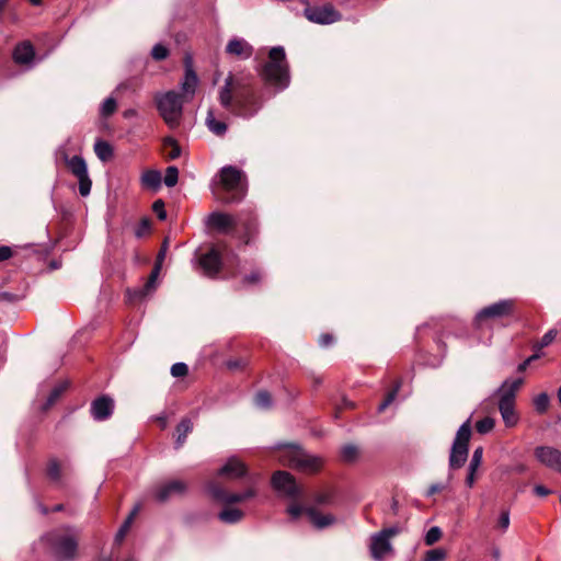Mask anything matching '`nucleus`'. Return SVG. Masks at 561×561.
<instances>
[{"label": "nucleus", "mask_w": 561, "mask_h": 561, "mask_svg": "<svg viewBox=\"0 0 561 561\" xmlns=\"http://www.w3.org/2000/svg\"><path fill=\"white\" fill-rule=\"evenodd\" d=\"M158 420L160 421L162 428H164L167 426V419L164 416H160Z\"/></svg>", "instance_id": "obj_60"}, {"label": "nucleus", "mask_w": 561, "mask_h": 561, "mask_svg": "<svg viewBox=\"0 0 561 561\" xmlns=\"http://www.w3.org/2000/svg\"><path fill=\"white\" fill-rule=\"evenodd\" d=\"M135 114H136V112H135L134 110H128V111H126V112L124 113V116H125V117H129V116H133V115H135Z\"/></svg>", "instance_id": "obj_61"}, {"label": "nucleus", "mask_w": 561, "mask_h": 561, "mask_svg": "<svg viewBox=\"0 0 561 561\" xmlns=\"http://www.w3.org/2000/svg\"><path fill=\"white\" fill-rule=\"evenodd\" d=\"M116 100L114 98H107L104 100L101 106V115L106 117L112 115L116 111Z\"/></svg>", "instance_id": "obj_38"}, {"label": "nucleus", "mask_w": 561, "mask_h": 561, "mask_svg": "<svg viewBox=\"0 0 561 561\" xmlns=\"http://www.w3.org/2000/svg\"><path fill=\"white\" fill-rule=\"evenodd\" d=\"M307 514L311 520V523L314 525V527L319 529H323L325 527H329L335 523V518L331 514H320L314 508L307 510Z\"/></svg>", "instance_id": "obj_25"}, {"label": "nucleus", "mask_w": 561, "mask_h": 561, "mask_svg": "<svg viewBox=\"0 0 561 561\" xmlns=\"http://www.w3.org/2000/svg\"><path fill=\"white\" fill-rule=\"evenodd\" d=\"M530 364V359H526L524 363L519 364L518 370L523 371L526 369V367Z\"/></svg>", "instance_id": "obj_58"}, {"label": "nucleus", "mask_w": 561, "mask_h": 561, "mask_svg": "<svg viewBox=\"0 0 561 561\" xmlns=\"http://www.w3.org/2000/svg\"><path fill=\"white\" fill-rule=\"evenodd\" d=\"M198 84V78L192 66L190 65V58H186L185 65V75L183 81L181 83L182 95L186 100L187 98H192L196 91Z\"/></svg>", "instance_id": "obj_22"}, {"label": "nucleus", "mask_w": 561, "mask_h": 561, "mask_svg": "<svg viewBox=\"0 0 561 561\" xmlns=\"http://www.w3.org/2000/svg\"><path fill=\"white\" fill-rule=\"evenodd\" d=\"M160 116L170 128L179 126L183 113L184 96L175 91L158 93L154 96Z\"/></svg>", "instance_id": "obj_4"}, {"label": "nucleus", "mask_w": 561, "mask_h": 561, "mask_svg": "<svg viewBox=\"0 0 561 561\" xmlns=\"http://www.w3.org/2000/svg\"><path fill=\"white\" fill-rule=\"evenodd\" d=\"M447 488V484H444V483H433L427 492H426V496H432L438 492H442L443 490H445Z\"/></svg>", "instance_id": "obj_53"}, {"label": "nucleus", "mask_w": 561, "mask_h": 561, "mask_svg": "<svg viewBox=\"0 0 561 561\" xmlns=\"http://www.w3.org/2000/svg\"><path fill=\"white\" fill-rule=\"evenodd\" d=\"M188 373V367L185 363H175L171 367V375L173 377H184Z\"/></svg>", "instance_id": "obj_44"}, {"label": "nucleus", "mask_w": 561, "mask_h": 561, "mask_svg": "<svg viewBox=\"0 0 561 561\" xmlns=\"http://www.w3.org/2000/svg\"><path fill=\"white\" fill-rule=\"evenodd\" d=\"M260 76L262 80L273 87L276 92L288 88L290 73L284 47L275 46L270 50L268 60L263 66Z\"/></svg>", "instance_id": "obj_2"}, {"label": "nucleus", "mask_w": 561, "mask_h": 561, "mask_svg": "<svg viewBox=\"0 0 561 561\" xmlns=\"http://www.w3.org/2000/svg\"><path fill=\"white\" fill-rule=\"evenodd\" d=\"M199 265L205 275L209 277L216 276L221 267L220 254L213 248L199 257Z\"/></svg>", "instance_id": "obj_18"}, {"label": "nucleus", "mask_w": 561, "mask_h": 561, "mask_svg": "<svg viewBox=\"0 0 561 561\" xmlns=\"http://www.w3.org/2000/svg\"><path fill=\"white\" fill-rule=\"evenodd\" d=\"M68 382H61L53 388L50 391L45 404L42 407L43 411H47L50 407L55 404V402L60 398L64 391L67 389Z\"/></svg>", "instance_id": "obj_31"}, {"label": "nucleus", "mask_w": 561, "mask_h": 561, "mask_svg": "<svg viewBox=\"0 0 561 561\" xmlns=\"http://www.w3.org/2000/svg\"><path fill=\"white\" fill-rule=\"evenodd\" d=\"M94 152L96 157L103 162L108 161L113 157L112 146L107 141L101 139L95 141Z\"/></svg>", "instance_id": "obj_29"}, {"label": "nucleus", "mask_w": 561, "mask_h": 561, "mask_svg": "<svg viewBox=\"0 0 561 561\" xmlns=\"http://www.w3.org/2000/svg\"><path fill=\"white\" fill-rule=\"evenodd\" d=\"M218 101L224 110L234 116L252 118L263 106L251 81L229 73L218 91Z\"/></svg>", "instance_id": "obj_1"}, {"label": "nucleus", "mask_w": 561, "mask_h": 561, "mask_svg": "<svg viewBox=\"0 0 561 561\" xmlns=\"http://www.w3.org/2000/svg\"><path fill=\"white\" fill-rule=\"evenodd\" d=\"M499 527L503 530V531H506L507 528L510 527V512L508 511H503L499 517Z\"/></svg>", "instance_id": "obj_48"}, {"label": "nucleus", "mask_w": 561, "mask_h": 561, "mask_svg": "<svg viewBox=\"0 0 561 561\" xmlns=\"http://www.w3.org/2000/svg\"><path fill=\"white\" fill-rule=\"evenodd\" d=\"M12 256V250L10 247L1 245L0 247V262L5 261Z\"/></svg>", "instance_id": "obj_55"}, {"label": "nucleus", "mask_w": 561, "mask_h": 561, "mask_svg": "<svg viewBox=\"0 0 561 561\" xmlns=\"http://www.w3.org/2000/svg\"><path fill=\"white\" fill-rule=\"evenodd\" d=\"M239 366L238 362L230 360L228 362V367L234 369Z\"/></svg>", "instance_id": "obj_59"}, {"label": "nucleus", "mask_w": 561, "mask_h": 561, "mask_svg": "<svg viewBox=\"0 0 561 561\" xmlns=\"http://www.w3.org/2000/svg\"><path fill=\"white\" fill-rule=\"evenodd\" d=\"M47 474L55 482L60 480V466L57 460L51 459L48 462Z\"/></svg>", "instance_id": "obj_40"}, {"label": "nucleus", "mask_w": 561, "mask_h": 561, "mask_svg": "<svg viewBox=\"0 0 561 561\" xmlns=\"http://www.w3.org/2000/svg\"><path fill=\"white\" fill-rule=\"evenodd\" d=\"M152 209L157 214V217L160 220H164L167 218V211L164 209V204L161 199H158L153 203Z\"/></svg>", "instance_id": "obj_47"}, {"label": "nucleus", "mask_w": 561, "mask_h": 561, "mask_svg": "<svg viewBox=\"0 0 561 561\" xmlns=\"http://www.w3.org/2000/svg\"><path fill=\"white\" fill-rule=\"evenodd\" d=\"M51 553L59 561H67L75 558L78 549L77 537L65 530H53L42 537Z\"/></svg>", "instance_id": "obj_6"}, {"label": "nucleus", "mask_w": 561, "mask_h": 561, "mask_svg": "<svg viewBox=\"0 0 561 561\" xmlns=\"http://www.w3.org/2000/svg\"><path fill=\"white\" fill-rule=\"evenodd\" d=\"M399 386H397L393 390H391L386 399L379 404L378 411L382 412L385 411L396 399L397 392H398Z\"/></svg>", "instance_id": "obj_45"}, {"label": "nucleus", "mask_w": 561, "mask_h": 561, "mask_svg": "<svg viewBox=\"0 0 561 561\" xmlns=\"http://www.w3.org/2000/svg\"><path fill=\"white\" fill-rule=\"evenodd\" d=\"M515 310V300L502 299L479 310L474 317V324L482 328L491 320L508 318Z\"/></svg>", "instance_id": "obj_9"}, {"label": "nucleus", "mask_w": 561, "mask_h": 561, "mask_svg": "<svg viewBox=\"0 0 561 561\" xmlns=\"http://www.w3.org/2000/svg\"><path fill=\"white\" fill-rule=\"evenodd\" d=\"M161 271L160 262H156L154 267L152 268L150 276L147 283L144 285L141 289L135 293V295L139 298H144L154 291L157 287V279Z\"/></svg>", "instance_id": "obj_24"}, {"label": "nucleus", "mask_w": 561, "mask_h": 561, "mask_svg": "<svg viewBox=\"0 0 561 561\" xmlns=\"http://www.w3.org/2000/svg\"><path fill=\"white\" fill-rule=\"evenodd\" d=\"M446 551L443 548L431 549L426 551L423 561H444Z\"/></svg>", "instance_id": "obj_37"}, {"label": "nucleus", "mask_w": 561, "mask_h": 561, "mask_svg": "<svg viewBox=\"0 0 561 561\" xmlns=\"http://www.w3.org/2000/svg\"><path fill=\"white\" fill-rule=\"evenodd\" d=\"M442 537V530L439 527H431L425 535V543L432 546L437 542Z\"/></svg>", "instance_id": "obj_39"}, {"label": "nucleus", "mask_w": 561, "mask_h": 561, "mask_svg": "<svg viewBox=\"0 0 561 561\" xmlns=\"http://www.w3.org/2000/svg\"><path fill=\"white\" fill-rule=\"evenodd\" d=\"M284 466H288L304 473H316L323 466V459L319 456L307 453L305 449L289 445L285 446L279 455Z\"/></svg>", "instance_id": "obj_3"}, {"label": "nucleus", "mask_w": 561, "mask_h": 561, "mask_svg": "<svg viewBox=\"0 0 561 561\" xmlns=\"http://www.w3.org/2000/svg\"><path fill=\"white\" fill-rule=\"evenodd\" d=\"M148 228H149L148 221L147 220H142V222H141V230H145V229H148Z\"/></svg>", "instance_id": "obj_63"}, {"label": "nucleus", "mask_w": 561, "mask_h": 561, "mask_svg": "<svg viewBox=\"0 0 561 561\" xmlns=\"http://www.w3.org/2000/svg\"><path fill=\"white\" fill-rule=\"evenodd\" d=\"M164 256H165V245L160 250L158 257H157V262H160V265H162Z\"/></svg>", "instance_id": "obj_57"}, {"label": "nucleus", "mask_w": 561, "mask_h": 561, "mask_svg": "<svg viewBox=\"0 0 561 561\" xmlns=\"http://www.w3.org/2000/svg\"><path fill=\"white\" fill-rule=\"evenodd\" d=\"M304 511V507L297 503H294L291 505L288 506L287 508V512L288 514L295 519L297 517L300 516V514L302 513Z\"/></svg>", "instance_id": "obj_51"}, {"label": "nucleus", "mask_w": 561, "mask_h": 561, "mask_svg": "<svg viewBox=\"0 0 561 561\" xmlns=\"http://www.w3.org/2000/svg\"><path fill=\"white\" fill-rule=\"evenodd\" d=\"M317 502H318V503H325V502H327V496H324V495H320V496L317 499Z\"/></svg>", "instance_id": "obj_62"}, {"label": "nucleus", "mask_w": 561, "mask_h": 561, "mask_svg": "<svg viewBox=\"0 0 561 561\" xmlns=\"http://www.w3.org/2000/svg\"><path fill=\"white\" fill-rule=\"evenodd\" d=\"M33 58L34 49L33 46L27 42L16 45L13 50V59L16 64L26 65L31 62Z\"/></svg>", "instance_id": "obj_23"}, {"label": "nucleus", "mask_w": 561, "mask_h": 561, "mask_svg": "<svg viewBox=\"0 0 561 561\" xmlns=\"http://www.w3.org/2000/svg\"><path fill=\"white\" fill-rule=\"evenodd\" d=\"M239 224V219L236 217L220 213V211H214L209 214L207 218V225L214 229H216L219 232H228L232 228L237 227Z\"/></svg>", "instance_id": "obj_17"}, {"label": "nucleus", "mask_w": 561, "mask_h": 561, "mask_svg": "<svg viewBox=\"0 0 561 561\" xmlns=\"http://www.w3.org/2000/svg\"><path fill=\"white\" fill-rule=\"evenodd\" d=\"M534 493H535L536 495H538V496L543 497V496L549 495V494L551 493V491H550L548 488H546L545 485L537 484V485H535V488H534Z\"/></svg>", "instance_id": "obj_54"}, {"label": "nucleus", "mask_w": 561, "mask_h": 561, "mask_svg": "<svg viewBox=\"0 0 561 561\" xmlns=\"http://www.w3.org/2000/svg\"><path fill=\"white\" fill-rule=\"evenodd\" d=\"M557 333L558 332L554 329H551L547 333H545V335L541 337V340L538 344V348L540 350L542 347L550 345L552 343V341L556 339Z\"/></svg>", "instance_id": "obj_46"}, {"label": "nucleus", "mask_w": 561, "mask_h": 561, "mask_svg": "<svg viewBox=\"0 0 561 561\" xmlns=\"http://www.w3.org/2000/svg\"><path fill=\"white\" fill-rule=\"evenodd\" d=\"M333 341H334V337H333L332 334L323 333L319 337V345L321 347H328V346H330L333 343Z\"/></svg>", "instance_id": "obj_52"}, {"label": "nucleus", "mask_w": 561, "mask_h": 561, "mask_svg": "<svg viewBox=\"0 0 561 561\" xmlns=\"http://www.w3.org/2000/svg\"><path fill=\"white\" fill-rule=\"evenodd\" d=\"M254 403L259 409L267 410L273 404L272 396L270 394V392L261 390L255 394Z\"/></svg>", "instance_id": "obj_33"}, {"label": "nucleus", "mask_w": 561, "mask_h": 561, "mask_svg": "<svg viewBox=\"0 0 561 561\" xmlns=\"http://www.w3.org/2000/svg\"><path fill=\"white\" fill-rule=\"evenodd\" d=\"M187 485L184 481L181 480H172L164 484L159 485L153 495L157 501L165 502L173 495H180L185 493Z\"/></svg>", "instance_id": "obj_16"}, {"label": "nucleus", "mask_w": 561, "mask_h": 561, "mask_svg": "<svg viewBox=\"0 0 561 561\" xmlns=\"http://www.w3.org/2000/svg\"><path fill=\"white\" fill-rule=\"evenodd\" d=\"M261 278H262L261 273L259 271H254L250 275H247L243 278V282H244V284L252 285V284L259 283L261 280Z\"/></svg>", "instance_id": "obj_50"}, {"label": "nucleus", "mask_w": 561, "mask_h": 561, "mask_svg": "<svg viewBox=\"0 0 561 561\" xmlns=\"http://www.w3.org/2000/svg\"><path fill=\"white\" fill-rule=\"evenodd\" d=\"M218 517L226 524H236L242 519L243 513L239 508L226 507L219 513Z\"/></svg>", "instance_id": "obj_30"}, {"label": "nucleus", "mask_w": 561, "mask_h": 561, "mask_svg": "<svg viewBox=\"0 0 561 561\" xmlns=\"http://www.w3.org/2000/svg\"><path fill=\"white\" fill-rule=\"evenodd\" d=\"M306 7L304 9L305 18L316 24H332L341 20V14L332 4L310 5L309 0H301Z\"/></svg>", "instance_id": "obj_11"}, {"label": "nucleus", "mask_w": 561, "mask_h": 561, "mask_svg": "<svg viewBox=\"0 0 561 561\" xmlns=\"http://www.w3.org/2000/svg\"><path fill=\"white\" fill-rule=\"evenodd\" d=\"M536 459L545 467L561 473V450L552 446H538L534 450Z\"/></svg>", "instance_id": "obj_15"}, {"label": "nucleus", "mask_w": 561, "mask_h": 561, "mask_svg": "<svg viewBox=\"0 0 561 561\" xmlns=\"http://www.w3.org/2000/svg\"><path fill=\"white\" fill-rule=\"evenodd\" d=\"M113 409V400L108 397H101L92 402L91 414L94 420L103 421L112 415Z\"/></svg>", "instance_id": "obj_19"}, {"label": "nucleus", "mask_w": 561, "mask_h": 561, "mask_svg": "<svg viewBox=\"0 0 561 561\" xmlns=\"http://www.w3.org/2000/svg\"><path fill=\"white\" fill-rule=\"evenodd\" d=\"M192 430L193 422L190 419L185 417L179 423V425L176 426L178 436L175 440V448H181L183 446L187 435L192 432Z\"/></svg>", "instance_id": "obj_28"}, {"label": "nucleus", "mask_w": 561, "mask_h": 561, "mask_svg": "<svg viewBox=\"0 0 561 561\" xmlns=\"http://www.w3.org/2000/svg\"><path fill=\"white\" fill-rule=\"evenodd\" d=\"M471 437V425L470 420H467L461 426L458 428L455 439L451 445L450 454H449V468L450 469H459L461 468L467 459L469 453V440Z\"/></svg>", "instance_id": "obj_8"}, {"label": "nucleus", "mask_w": 561, "mask_h": 561, "mask_svg": "<svg viewBox=\"0 0 561 561\" xmlns=\"http://www.w3.org/2000/svg\"><path fill=\"white\" fill-rule=\"evenodd\" d=\"M207 492L214 500L221 502V503H226V504L243 502V501L251 499L255 495V492L251 489H249L244 492H241V493H227L216 482H210L207 485Z\"/></svg>", "instance_id": "obj_14"}, {"label": "nucleus", "mask_w": 561, "mask_h": 561, "mask_svg": "<svg viewBox=\"0 0 561 561\" xmlns=\"http://www.w3.org/2000/svg\"><path fill=\"white\" fill-rule=\"evenodd\" d=\"M179 180V170L176 167H168L163 178V182L168 187H173Z\"/></svg>", "instance_id": "obj_35"}, {"label": "nucleus", "mask_w": 561, "mask_h": 561, "mask_svg": "<svg viewBox=\"0 0 561 561\" xmlns=\"http://www.w3.org/2000/svg\"><path fill=\"white\" fill-rule=\"evenodd\" d=\"M534 408L539 414L547 412L550 403V398L546 392H541L536 396L533 400Z\"/></svg>", "instance_id": "obj_34"}, {"label": "nucleus", "mask_w": 561, "mask_h": 561, "mask_svg": "<svg viewBox=\"0 0 561 561\" xmlns=\"http://www.w3.org/2000/svg\"><path fill=\"white\" fill-rule=\"evenodd\" d=\"M218 176L221 188L228 194L219 198L227 204L241 201L245 194L243 173L239 169L228 165L220 170Z\"/></svg>", "instance_id": "obj_7"}, {"label": "nucleus", "mask_w": 561, "mask_h": 561, "mask_svg": "<svg viewBox=\"0 0 561 561\" xmlns=\"http://www.w3.org/2000/svg\"><path fill=\"white\" fill-rule=\"evenodd\" d=\"M272 485L280 495L295 500L300 493V486L295 478L286 471H276L272 477Z\"/></svg>", "instance_id": "obj_12"}, {"label": "nucleus", "mask_w": 561, "mask_h": 561, "mask_svg": "<svg viewBox=\"0 0 561 561\" xmlns=\"http://www.w3.org/2000/svg\"><path fill=\"white\" fill-rule=\"evenodd\" d=\"M558 399H559V402H560V404H561V387H560V388H559V390H558Z\"/></svg>", "instance_id": "obj_64"}, {"label": "nucleus", "mask_w": 561, "mask_h": 561, "mask_svg": "<svg viewBox=\"0 0 561 561\" xmlns=\"http://www.w3.org/2000/svg\"><path fill=\"white\" fill-rule=\"evenodd\" d=\"M494 427V420L492 417H483L482 420L476 423V430L480 434H486L491 432Z\"/></svg>", "instance_id": "obj_36"}, {"label": "nucleus", "mask_w": 561, "mask_h": 561, "mask_svg": "<svg viewBox=\"0 0 561 561\" xmlns=\"http://www.w3.org/2000/svg\"><path fill=\"white\" fill-rule=\"evenodd\" d=\"M477 472H478V469H476V468L472 469L471 467H468V472H467L465 483L469 489L473 488V485L476 483Z\"/></svg>", "instance_id": "obj_49"}, {"label": "nucleus", "mask_w": 561, "mask_h": 561, "mask_svg": "<svg viewBox=\"0 0 561 561\" xmlns=\"http://www.w3.org/2000/svg\"><path fill=\"white\" fill-rule=\"evenodd\" d=\"M399 534L398 527H388L371 536L370 553L375 561H383L393 556L391 538Z\"/></svg>", "instance_id": "obj_10"}, {"label": "nucleus", "mask_w": 561, "mask_h": 561, "mask_svg": "<svg viewBox=\"0 0 561 561\" xmlns=\"http://www.w3.org/2000/svg\"><path fill=\"white\" fill-rule=\"evenodd\" d=\"M169 55V50L168 48L162 45V44H157L153 46L152 50H151V56L156 59V60H163L168 57Z\"/></svg>", "instance_id": "obj_42"}, {"label": "nucleus", "mask_w": 561, "mask_h": 561, "mask_svg": "<svg viewBox=\"0 0 561 561\" xmlns=\"http://www.w3.org/2000/svg\"><path fill=\"white\" fill-rule=\"evenodd\" d=\"M140 510V505H136L133 511L130 512V514L127 516V518L125 519V522L123 523V525L121 526V528L118 529L117 534H116V541H121L124 539V537L126 536L127 531L129 530L130 528V525L133 524L134 522V518L135 516L138 514Z\"/></svg>", "instance_id": "obj_32"}, {"label": "nucleus", "mask_w": 561, "mask_h": 561, "mask_svg": "<svg viewBox=\"0 0 561 561\" xmlns=\"http://www.w3.org/2000/svg\"><path fill=\"white\" fill-rule=\"evenodd\" d=\"M67 165L71 173L79 181V192L82 196H88L91 191L92 182L88 174V168L84 159L79 156H73L67 160Z\"/></svg>", "instance_id": "obj_13"}, {"label": "nucleus", "mask_w": 561, "mask_h": 561, "mask_svg": "<svg viewBox=\"0 0 561 561\" xmlns=\"http://www.w3.org/2000/svg\"><path fill=\"white\" fill-rule=\"evenodd\" d=\"M140 181L144 187L157 191L161 186L162 176L158 170H147L141 174Z\"/></svg>", "instance_id": "obj_26"}, {"label": "nucleus", "mask_w": 561, "mask_h": 561, "mask_svg": "<svg viewBox=\"0 0 561 561\" xmlns=\"http://www.w3.org/2000/svg\"><path fill=\"white\" fill-rule=\"evenodd\" d=\"M205 124L207 128L216 136H224L228 129V126L225 122L218 121L215 117V113L213 110L208 111Z\"/></svg>", "instance_id": "obj_27"}, {"label": "nucleus", "mask_w": 561, "mask_h": 561, "mask_svg": "<svg viewBox=\"0 0 561 561\" xmlns=\"http://www.w3.org/2000/svg\"><path fill=\"white\" fill-rule=\"evenodd\" d=\"M226 53L240 59H249L253 54V47L243 38H232L226 46Z\"/></svg>", "instance_id": "obj_20"}, {"label": "nucleus", "mask_w": 561, "mask_h": 561, "mask_svg": "<svg viewBox=\"0 0 561 561\" xmlns=\"http://www.w3.org/2000/svg\"><path fill=\"white\" fill-rule=\"evenodd\" d=\"M164 146H170L171 147V150L168 153L169 159L173 160V159H176V158L180 157L181 149H180V147L178 146V144L175 142V140L173 138H165L164 139Z\"/></svg>", "instance_id": "obj_43"}, {"label": "nucleus", "mask_w": 561, "mask_h": 561, "mask_svg": "<svg viewBox=\"0 0 561 561\" xmlns=\"http://www.w3.org/2000/svg\"><path fill=\"white\" fill-rule=\"evenodd\" d=\"M482 458H483V448L481 446L477 447L473 453H472V456H471V459H470V462H469V466L468 467H471L472 469L476 468V469H479V467L481 466L482 463Z\"/></svg>", "instance_id": "obj_41"}, {"label": "nucleus", "mask_w": 561, "mask_h": 561, "mask_svg": "<svg viewBox=\"0 0 561 561\" xmlns=\"http://www.w3.org/2000/svg\"><path fill=\"white\" fill-rule=\"evenodd\" d=\"M523 383L522 378L505 380L499 388V411L507 427H514L518 423V414L515 410L516 392Z\"/></svg>", "instance_id": "obj_5"}, {"label": "nucleus", "mask_w": 561, "mask_h": 561, "mask_svg": "<svg viewBox=\"0 0 561 561\" xmlns=\"http://www.w3.org/2000/svg\"><path fill=\"white\" fill-rule=\"evenodd\" d=\"M247 473L245 465L237 457H231L219 469L218 476L227 477L229 479H237Z\"/></svg>", "instance_id": "obj_21"}, {"label": "nucleus", "mask_w": 561, "mask_h": 561, "mask_svg": "<svg viewBox=\"0 0 561 561\" xmlns=\"http://www.w3.org/2000/svg\"><path fill=\"white\" fill-rule=\"evenodd\" d=\"M342 458L345 461L351 460V445L350 444H346V445L343 446V448H342Z\"/></svg>", "instance_id": "obj_56"}]
</instances>
